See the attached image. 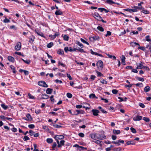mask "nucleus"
<instances>
[{
	"mask_svg": "<svg viewBox=\"0 0 151 151\" xmlns=\"http://www.w3.org/2000/svg\"><path fill=\"white\" fill-rule=\"evenodd\" d=\"M58 65H61L63 67H65V65L63 63L61 62L60 61L59 62H58Z\"/></svg>",
	"mask_w": 151,
	"mask_h": 151,
	"instance_id": "obj_62",
	"label": "nucleus"
},
{
	"mask_svg": "<svg viewBox=\"0 0 151 151\" xmlns=\"http://www.w3.org/2000/svg\"><path fill=\"white\" fill-rule=\"evenodd\" d=\"M55 14L56 15H62L63 14V12L60 10L56 11L55 12Z\"/></svg>",
	"mask_w": 151,
	"mask_h": 151,
	"instance_id": "obj_12",
	"label": "nucleus"
},
{
	"mask_svg": "<svg viewBox=\"0 0 151 151\" xmlns=\"http://www.w3.org/2000/svg\"><path fill=\"white\" fill-rule=\"evenodd\" d=\"M136 78L137 80H139V81H141L143 82L144 81V78H140V77H136Z\"/></svg>",
	"mask_w": 151,
	"mask_h": 151,
	"instance_id": "obj_35",
	"label": "nucleus"
},
{
	"mask_svg": "<svg viewBox=\"0 0 151 151\" xmlns=\"http://www.w3.org/2000/svg\"><path fill=\"white\" fill-rule=\"evenodd\" d=\"M150 90V88L149 86H146L144 88V91L145 92H148Z\"/></svg>",
	"mask_w": 151,
	"mask_h": 151,
	"instance_id": "obj_16",
	"label": "nucleus"
},
{
	"mask_svg": "<svg viewBox=\"0 0 151 151\" xmlns=\"http://www.w3.org/2000/svg\"><path fill=\"white\" fill-rule=\"evenodd\" d=\"M3 22L4 23H7L9 22H10V21L9 20L6 18L4 20Z\"/></svg>",
	"mask_w": 151,
	"mask_h": 151,
	"instance_id": "obj_52",
	"label": "nucleus"
},
{
	"mask_svg": "<svg viewBox=\"0 0 151 151\" xmlns=\"http://www.w3.org/2000/svg\"><path fill=\"white\" fill-rule=\"evenodd\" d=\"M53 126L56 128H59L62 127V126L58 124H54Z\"/></svg>",
	"mask_w": 151,
	"mask_h": 151,
	"instance_id": "obj_59",
	"label": "nucleus"
},
{
	"mask_svg": "<svg viewBox=\"0 0 151 151\" xmlns=\"http://www.w3.org/2000/svg\"><path fill=\"white\" fill-rule=\"evenodd\" d=\"M143 119V120L147 122H148L150 121L149 119L147 117H144Z\"/></svg>",
	"mask_w": 151,
	"mask_h": 151,
	"instance_id": "obj_44",
	"label": "nucleus"
},
{
	"mask_svg": "<svg viewBox=\"0 0 151 151\" xmlns=\"http://www.w3.org/2000/svg\"><path fill=\"white\" fill-rule=\"evenodd\" d=\"M57 146V144L55 142H54L53 143V145L52 146V150H54Z\"/></svg>",
	"mask_w": 151,
	"mask_h": 151,
	"instance_id": "obj_51",
	"label": "nucleus"
},
{
	"mask_svg": "<svg viewBox=\"0 0 151 151\" xmlns=\"http://www.w3.org/2000/svg\"><path fill=\"white\" fill-rule=\"evenodd\" d=\"M8 59L10 61L12 62H14V58L11 56H9L8 57Z\"/></svg>",
	"mask_w": 151,
	"mask_h": 151,
	"instance_id": "obj_13",
	"label": "nucleus"
},
{
	"mask_svg": "<svg viewBox=\"0 0 151 151\" xmlns=\"http://www.w3.org/2000/svg\"><path fill=\"white\" fill-rule=\"evenodd\" d=\"M89 98L91 99H93L95 98L96 99H98V97H96L94 94L91 93L89 95Z\"/></svg>",
	"mask_w": 151,
	"mask_h": 151,
	"instance_id": "obj_19",
	"label": "nucleus"
},
{
	"mask_svg": "<svg viewBox=\"0 0 151 151\" xmlns=\"http://www.w3.org/2000/svg\"><path fill=\"white\" fill-rule=\"evenodd\" d=\"M10 68L13 70V72L14 73H15L16 71L15 70V68L12 65H11L10 66Z\"/></svg>",
	"mask_w": 151,
	"mask_h": 151,
	"instance_id": "obj_24",
	"label": "nucleus"
},
{
	"mask_svg": "<svg viewBox=\"0 0 151 151\" xmlns=\"http://www.w3.org/2000/svg\"><path fill=\"white\" fill-rule=\"evenodd\" d=\"M29 139V138L27 136H25L23 138V140L24 141H26Z\"/></svg>",
	"mask_w": 151,
	"mask_h": 151,
	"instance_id": "obj_48",
	"label": "nucleus"
},
{
	"mask_svg": "<svg viewBox=\"0 0 151 151\" xmlns=\"http://www.w3.org/2000/svg\"><path fill=\"white\" fill-rule=\"evenodd\" d=\"M42 96L41 99H47L49 97V96L46 94H42Z\"/></svg>",
	"mask_w": 151,
	"mask_h": 151,
	"instance_id": "obj_20",
	"label": "nucleus"
},
{
	"mask_svg": "<svg viewBox=\"0 0 151 151\" xmlns=\"http://www.w3.org/2000/svg\"><path fill=\"white\" fill-rule=\"evenodd\" d=\"M53 89L52 88H47L46 91L47 93L50 94L52 93Z\"/></svg>",
	"mask_w": 151,
	"mask_h": 151,
	"instance_id": "obj_14",
	"label": "nucleus"
},
{
	"mask_svg": "<svg viewBox=\"0 0 151 151\" xmlns=\"http://www.w3.org/2000/svg\"><path fill=\"white\" fill-rule=\"evenodd\" d=\"M69 50V48L68 47H65L64 48V51L65 52H67Z\"/></svg>",
	"mask_w": 151,
	"mask_h": 151,
	"instance_id": "obj_64",
	"label": "nucleus"
},
{
	"mask_svg": "<svg viewBox=\"0 0 151 151\" xmlns=\"http://www.w3.org/2000/svg\"><path fill=\"white\" fill-rule=\"evenodd\" d=\"M139 105L142 108H144L145 106V105H144V104L140 103H139Z\"/></svg>",
	"mask_w": 151,
	"mask_h": 151,
	"instance_id": "obj_61",
	"label": "nucleus"
},
{
	"mask_svg": "<svg viewBox=\"0 0 151 151\" xmlns=\"http://www.w3.org/2000/svg\"><path fill=\"white\" fill-rule=\"evenodd\" d=\"M66 95L67 97L69 98H71L72 97V95L69 93H67Z\"/></svg>",
	"mask_w": 151,
	"mask_h": 151,
	"instance_id": "obj_42",
	"label": "nucleus"
},
{
	"mask_svg": "<svg viewBox=\"0 0 151 151\" xmlns=\"http://www.w3.org/2000/svg\"><path fill=\"white\" fill-rule=\"evenodd\" d=\"M112 93L114 94H116L117 93L118 91L116 89H113L112 91Z\"/></svg>",
	"mask_w": 151,
	"mask_h": 151,
	"instance_id": "obj_55",
	"label": "nucleus"
},
{
	"mask_svg": "<svg viewBox=\"0 0 151 151\" xmlns=\"http://www.w3.org/2000/svg\"><path fill=\"white\" fill-rule=\"evenodd\" d=\"M142 12L145 14H149L150 13L149 11L144 9L142 11Z\"/></svg>",
	"mask_w": 151,
	"mask_h": 151,
	"instance_id": "obj_36",
	"label": "nucleus"
},
{
	"mask_svg": "<svg viewBox=\"0 0 151 151\" xmlns=\"http://www.w3.org/2000/svg\"><path fill=\"white\" fill-rule=\"evenodd\" d=\"M53 45V43L52 42H51L48 44L47 45V47L48 48H50Z\"/></svg>",
	"mask_w": 151,
	"mask_h": 151,
	"instance_id": "obj_29",
	"label": "nucleus"
},
{
	"mask_svg": "<svg viewBox=\"0 0 151 151\" xmlns=\"http://www.w3.org/2000/svg\"><path fill=\"white\" fill-rule=\"evenodd\" d=\"M21 47V43L20 42H18L15 47V49L16 50H19L20 49Z\"/></svg>",
	"mask_w": 151,
	"mask_h": 151,
	"instance_id": "obj_3",
	"label": "nucleus"
},
{
	"mask_svg": "<svg viewBox=\"0 0 151 151\" xmlns=\"http://www.w3.org/2000/svg\"><path fill=\"white\" fill-rule=\"evenodd\" d=\"M142 116L138 115L136 117H134L133 118V120L134 121H140L142 119Z\"/></svg>",
	"mask_w": 151,
	"mask_h": 151,
	"instance_id": "obj_6",
	"label": "nucleus"
},
{
	"mask_svg": "<svg viewBox=\"0 0 151 151\" xmlns=\"http://www.w3.org/2000/svg\"><path fill=\"white\" fill-rule=\"evenodd\" d=\"M90 136L92 139H97L98 136H96V134L95 133L91 134L90 135Z\"/></svg>",
	"mask_w": 151,
	"mask_h": 151,
	"instance_id": "obj_10",
	"label": "nucleus"
},
{
	"mask_svg": "<svg viewBox=\"0 0 151 151\" xmlns=\"http://www.w3.org/2000/svg\"><path fill=\"white\" fill-rule=\"evenodd\" d=\"M1 106L4 110H6L8 108V106L5 105L4 104H1Z\"/></svg>",
	"mask_w": 151,
	"mask_h": 151,
	"instance_id": "obj_34",
	"label": "nucleus"
},
{
	"mask_svg": "<svg viewBox=\"0 0 151 151\" xmlns=\"http://www.w3.org/2000/svg\"><path fill=\"white\" fill-rule=\"evenodd\" d=\"M78 135L81 137H84V134L82 133H79L78 134Z\"/></svg>",
	"mask_w": 151,
	"mask_h": 151,
	"instance_id": "obj_63",
	"label": "nucleus"
},
{
	"mask_svg": "<svg viewBox=\"0 0 151 151\" xmlns=\"http://www.w3.org/2000/svg\"><path fill=\"white\" fill-rule=\"evenodd\" d=\"M35 127V125L33 124H29L28 125V127L30 129H33Z\"/></svg>",
	"mask_w": 151,
	"mask_h": 151,
	"instance_id": "obj_53",
	"label": "nucleus"
},
{
	"mask_svg": "<svg viewBox=\"0 0 151 151\" xmlns=\"http://www.w3.org/2000/svg\"><path fill=\"white\" fill-rule=\"evenodd\" d=\"M65 142V141L64 140H62L60 141V147L61 146L64 145Z\"/></svg>",
	"mask_w": 151,
	"mask_h": 151,
	"instance_id": "obj_54",
	"label": "nucleus"
},
{
	"mask_svg": "<svg viewBox=\"0 0 151 151\" xmlns=\"http://www.w3.org/2000/svg\"><path fill=\"white\" fill-rule=\"evenodd\" d=\"M96 73L97 74V76H103V74H102L101 72H99L98 71H96Z\"/></svg>",
	"mask_w": 151,
	"mask_h": 151,
	"instance_id": "obj_47",
	"label": "nucleus"
},
{
	"mask_svg": "<svg viewBox=\"0 0 151 151\" xmlns=\"http://www.w3.org/2000/svg\"><path fill=\"white\" fill-rule=\"evenodd\" d=\"M130 44L131 46L132 47H134L135 45H136L138 46L139 45V44L138 43L135 42H131Z\"/></svg>",
	"mask_w": 151,
	"mask_h": 151,
	"instance_id": "obj_22",
	"label": "nucleus"
},
{
	"mask_svg": "<svg viewBox=\"0 0 151 151\" xmlns=\"http://www.w3.org/2000/svg\"><path fill=\"white\" fill-rule=\"evenodd\" d=\"M98 109L100 110V111L103 113L106 114L107 113V111H106L104 110L103 109H102L101 107L99 106L98 107Z\"/></svg>",
	"mask_w": 151,
	"mask_h": 151,
	"instance_id": "obj_28",
	"label": "nucleus"
},
{
	"mask_svg": "<svg viewBox=\"0 0 151 151\" xmlns=\"http://www.w3.org/2000/svg\"><path fill=\"white\" fill-rule=\"evenodd\" d=\"M19 71L20 72L22 73V72H24V74L25 75H28L29 74V72L28 71L25 70H24L22 69H20L19 70Z\"/></svg>",
	"mask_w": 151,
	"mask_h": 151,
	"instance_id": "obj_9",
	"label": "nucleus"
},
{
	"mask_svg": "<svg viewBox=\"0 0 151 151\" xmlns=\"http://www.w3.org/2000/svg\"><path fill=\"white\" fill-rule=\"evenodd\" d=\"M69 37L66 35H65L63 37V39L65 41H68L69 39Z\"/></svg>",
	"mask_w": 151,
	"mask_h": 151,
	"instance_id": "obj_37",
	"label": "nucleus"
},
{
	"mask_svg": "<svg viewBox=\"0 0 151 151\" xmlns=\"http://www.w3.org/2000/svg\"><path fill=\"white\" fill-rule=\"evenodd\" d=\"M111 32L109 31H107L106 34L105 35V36L107 37L108 36H110L111 35Z\"/></svg>",
	"mask_w": 151,
	"mask_h": 151,
	"instance_id": "obj_50",
	"label": "nucleus"
},
{
	"mask_svg": "<svg viewBox=\"0 0 151 151\" xmlns=\"http://www.w3.org/2000/svg\"><path fill=\"white\" fill-rule=\"evenodd\" d=\"M113 132L114 134H118L120 133V131L119 130H116L114 129L113 131Z\"/></svg>",
	"mask_w": 151,
	"mask_h": 151,
	"instance_id": "obj_26",
	"label": "nucleus"
},
{
	"mask_svg": "<svg viewBox=\"0 0 151 151\" xmlns=\"http://www.w3.org/2000/svg\"><path fill=\"white\" fill-rule=\"evenodd\" d=\"M29 133H30V135L31 136H32L34 135L35 133L32 130H30L29 132Z\"/></svg>",
	"mask_w": 151,
	"mask_h": 151,
	"instance_id": "obj_56",
	"label": "nucleus"
},
{
	"mask_svg": "<svg viewBox=\"0 0 151 151\" xmlns=\"http://www.w3.org/2000/svg\"><path fill=\"white\" fill-rule=\"evenodd\" d=\"M150 36L149 35H147L146 36L145 38L146 40L148 42L150 41L151 40V39L150 38Z\"/></svg>",
	"mask_w": 151,
	"mask_h": 151,
	"instance_id": "obj_45",
	"label": "nucleus"
},
{
	"mask_svg": "<svg viewBox=\"0 0 151 151\" xmlns=\"http://www.w3.org/2000/svg\"><path fill=\"white\" fill-rule=\"evenodd\" d=\"M57 53L59 55H63L64 53L63 50L61 49H59Z\"/></svg>",
	"mask_w": 151,
	"mask_h": 151,
	"instance_id": "obj_21",
	"label": "nucleus"
},
{
	"mask_svg": "<svg viewBox=\"0 0 151 151\" xmlns=\"http://www.w3.org/2000/svg\"><path fill=\"white\" fill-rule=\"evenodd\" d=\"M93 16L96 19L97 18H98L99 17H100V18L101 17V16L97 12H95L94 14H93Z\"/></svg>",
	"mask_w": 151,
	"mask_h": 151,
	"instance_id": "obj_23",
	"label": "nucleus"
},
{
	"mask_svg": "<svg viewBox=\"0 0 151 151\" xmlns=\"http://www.w3.org/2000/svg\"><path fill=\"white\" fill-rule=\"evenodd\" d=\"M97 29H98L101 32H103L104 31V29L102 27L100 26H98L97 27Z\"/></svg>",
	"mask_w": 151,
	"mask_h": 151,
	"instance_id": "obj_30",
	"label": "nucleus"
},
{
	"mask_svg": "<svg viewBox=\"0 0 151 151\" xmlns=\"http://www.w3.org/2000/svg\"><path fill=\"white\" fill-rule=\"evenodd\" d=\"M135 144V143L133 141H128L127 142V145H134Z\"/></svg>",
	"mask_w": 151,
	"mask_h": 151,
	"instance_id": "obj_25",
	"label": "nucleus"
},
{
	"mask_svg": "<svg viewBox=\"0 0 151 151\" xmlns=\"http://www.w3.org/2000/svg\"><path fill=\"white\" fill-rule=\"evenodd\" d=\"M91 111L93 113V115L95 116H98L99 115L98 114L100 112L99 110L95 109H92Z\"/></svg>",
	"mask_w": 151,
	"mask_h": 151,
	"instance_id": "obj_4",
	"label": "nucleus"
},
{
	"mask_svg": "<svg viewBox=\"0 0 151 151\" xmlns=\"http://www.w3.org/2000/svg\"><path fill=\"white\" fill-rule=\"evenodd\" d=\"M47 142L48 143H51L53 142V140L52 138H47L46 140Z\"/></svg>",
	"mask_w": 151,
	"mask_h": 151,
	"instance_id": "obj_33",
	"label": "nucleus"
},
{
	"mask_svg": "<svg viewBox=\"0 0 151 151\" xmlns=\"http://www.w3.org/2000/svg\"><path fill=\"white\" fill-rule=\"evenodd\" d=\"M73 147H80L81 148H82V150H84V149H85V150H86L87 149V148L86 147H82V146H79L78 145H77V144H76V145H74L73 146Z\"/></svg>",
	"mask_w": 151,
	"mask_h": 151,
	"instance_id": "obj_27",
	"label": "nucleus"
},
{
	"mask_svg": "<svg viewBox=\"0 0 151 151\" xmlns=\"http://www.w3.org/2000/svg\"><path fill=\"white\" fill-rule=\"evenodd\" d=\"M122 58H121V61H122V64L123 65H125V56L124 55H122Z\"/></svg>",
	"mask_w": 151,
	"mask_h": 151,
	"instance_id": "obj_11",
	"label": "nucleus"
},
{
	"mask_svg": "<svg viewBox=\"0 0 151 151\" xmlns=\"http://www.w3.org/2000/svg\"><path fill=\"white\" fill-rule=\"evenodd\" d=\"M64 138V136L62 135H56L54 137V138L56 140H57L58 139H63Z\"/></svg>",
	"mask_w": 151,
	"mask_h": 151,
	"instance_id": "obj_8",
	"label": "nucleus"
},
{
	"mask_svg": "<svg viewBox=\"0 0 151 151\" xmlns=\"http://www.w3.org/2000/svg\"><path fill=\"white\" fill-rule=\"evenodd\" d=\"M81 42H83V43H85V44H87V45H89L88 43L85 40H84L82 38L81 39Z\"/></svg>",
	"mask_w": 151,
	"mask_h": 151,
	"instance_id": "obj_41",
	"label": "nucleus"
},
{
	"mask_svg": "<svg viewBox=\"0 0 151 151\" xmlns=\"http://www.w3.org/2000/svg\"><path fill=\"white\" fill-rule=\"evenodd\" d=\"M38 85L40 86H42L44 87H47L48 85L44 81H41L38 82Z\"/></svg>",
	"mask_w": 151,
	"mask_h": 151,
	"instance_id": "obj_1",
	"label": "nucleus"
},
{
	"mask_svg": "<svg viewBox=\"0 0 151 151\" xmlns=\"http://www.w3.org/2000/svg\"><path fill=\"white\" fill-rule=\"evenodd\" d=\"M22 59L23 61L27 64H29L30 63V60H24L23 59Z\"/></svg>",
	"mask_w": 151,
	"mask_h": 151,
	"instance_id": "obj_38",
	"label": "nucleus"
},
{
	"mask_svg": "<svg viewBox=\"0 0 151 151\" xmlns=\"http://www.w3.org/2000/svg\"><path fill=\"white\" fill-rule=\"evenodd\" d=\"M139 69H142L144 68V66L141 63H139L138 65Z\"/></svg>",
	"mask_w": 151,
	"mask_h": 151,
	"instance_id": "obj_58",
	"label": "nucleus"
},
{
	"mask_svg": "<svg viewBox=\"0 0 151 151\" xmlns=\"http://www.w3.org/2000/svg\"><path fill=\"white\" fill-rule=\"evenodd\" d=\"M100 82L103 84H107V82L104 79H102L100 81Z\"/></svg>",
	"mask_w": 151,
	"mask_h": 151,
	"instance_id": "obj_46",
	"label": "nucleus"
},
{
	"mask_svg": "<svg viewBox=\"0 0 151 151\" xmlns=\"http://www.w3.org/2000/svg\"><path fill=\"white\" fill-rule=\"evenodd\" d=\"M91 38H93V39L94 40H99V36H94L93 37H92Z\"/></svg>",
	"mask_w": 151,
	"mask_h": 151,
	"instance_id": "obj_40",
	"label": "nucleus"
},
{
	"mask_svg": "<svg viewBox=\"0 0 151 151\" xmlns=\"http://www.w3.org/2000/svg\"><path fill=\"white\" fill-rule=\"evenodd\" d=\"M43 128L46 131H49V129L48 127L47 126H43Z\"/></svg>",
	"mask_w": 151,
	"mask_h": 151,
	"instance_id": "obj_49",
	"label": "nucleus"
},
{
	"mask_svg": "<svg viewBox=\"0 0 151 151\" xmlns=\"http://www.w3.org/2000/svg\"><path fill=\"white\" fill-rule=\"evenodd\" d=\"M26 117L27 118V120L28 121H31L32 120V118L31 116V115L30 114H28L26 115Z\"/></svg>",
	"mask_w": 151,
	"mask_h": 151,
	"instance_id": "obj_18",
	"label": "nucleus"
},
{
	"mask_svg": "<svg viewBox=\"0 0 151 151\" xmlns=\"http://www.w3.org/2000/svg\"><path fill=\"white\" fill-rule=\"evenodd\" d=\"M106 2L107 4H108L110 5H112L113 4H114L115 3V2L113 1L112 0H106Z\"/></svg>",
	"mask_w": 151,
	"mask_h": 151,
	"instance_id": "obj_15",
	"label": "nucleus"
},
{
	"mask_svg": "<svg viewBox=\"0 0 151 151\" xmlns=\"http://www.w3.org/2000/svg\"><path fill=\"white\" fill-rule=\"evenodd\" d=\"M122 150L121 147L115 148L113 149L114 151H120Z\"/></svg>",
	"mask_w": 151,
	"mask_h": 151,
	"instance_id": "obj_43",
	"label": "nucleus"
},
{
	"mask_svg": "<svg viewBox=\"0 0 151 151\" xmlns=\"http://www.w3.org/2000/svg\"><path fill=\"white\" fill-rule=\"evenodd\" d=\"M76 44H77L78 45H79L81 48H82L83 47V45L78 41H76Z\"/></svg>",
	"mask_w": 151,
	"mask_h": 151,
	"instance_id": "obj_32",
	"label": "nucleus"
},
{
	"mask_svg": "<svg viewBox=\"0 0 151 151\" xmlns=\"http://www.w3.org/2000/svg\"><path fill=\"white\" fill-rule=\"evenodd\" d=\"M103 62L101 60H99L96 64V65L98 67L99 66L101 68H103Z\"/></svg>",
	"mask_w": 151,
	"mask_h": 151,
	"instance_id": "obj_5",
	"label": "nucleus"
},
{
	"mask_svg": "<svg viewBox=\"0 0 151 151\" xmlns=\"http://www.w3.org/2000/svg\"><path fill=\"white\" fill-rule=\"evenodd\" d=\"M85 113L84 111L82 110H76L74 111V113L72 114L73 115H77L79 114H83Z\"/></svg>",
	"mask_w": 151,
	"mask_h": 151,
	"instance_id": "obj_2",
	"label": "nucleus"
},
{
	"mask_svg": "<svg viewBox=\"0 0 151 151\" xmlns=\"http://www.w3.org/2000/svg\"><path fill=\"white\" fill-rule=\"evenodd\" d=\"M130 130L131 132L133 133H136V131L134 128L133 127H131L130 128Z\"/></svg>",
	"mask_w": 151,
	"mask_h": 151,
	"instance_id": "obj_39",
	"label": "nucleus"
},
{
	"mask_svg": "<svg viewBox=\"0 0 151 151\" xmlns=\"http://www.w3.org/2000/svg\"><path fill=\"white\" fill-rule=\"evenodd\" d=\"M93 142H94L97 144L99 145L100 147H102V145L101 144V142H102L101 141H100V140L95 139L94 140H93L92 141Z\"/></svg>",
	"mask_w": 151,
	"mask_h": 151,
	"instance_id": "obj_7",
	"label": "nucleus"
},
{
	"mask_svg": "<svg viewBox=\"0 0 151 151\" xmlns=\"http://www.w3.org/2000/svg\"><path fill=\"white\" fill-rule=\"evenodd\" d=\"M102 134H99L98 137H97V139L102 140Z\"/></svg>",
	"mask_w": 151,
	"mask_h": 151,
	"instance_id": "obj_60",
	"label": "nucleus"
},
{
	"mask_svg": "<svg viewBox=\"0 0 151 151\" xmlns=\"http://www.w3.org/2000/svg\"><path fill=\"white\" fill-rule=\"evenodd\" d=\"M134 84L136 86H139L140 88L142 87L143 86L142 83H137L135 84Z\"/></svg>",
	"mask_w": 151,
	"mask_h": 151,
	"instance_id": "obj_31",
	"label": "nucleus"
},
{
	"mask_svg": "<svg viewBox=\"0 0 151 151\" xmlns=\"http://www.w3.org/2000/svg\"><path fill=\"white\" fill-rule=\"evenodd\" d=\"M113 143H114L116 144H118V146H119L120 145V144L118 142V140L117 141H113L111 142Z\"/></svg>",
	"mask_w": 151,
	"mask_h": 151,
	"instance_id": "obj_57",
	"label": "nucleus"
},
{
	"mask_svg": "<svg viewBox=\"0 0 151 151\" xmlns=\"http://www.w3.org/2000/svg\"><path fill=\"white\" fill-rule=\"evenodd\" d=\"M35 33H37L38 35L42 37H44V35L42 32H40L37 31L36 30H35Z\"/></svg>",
	"mask_w": 151,
	"mask_h": 151,
	"instance_id": "obj_17",
	"label": "nucleus"
}]
</instances>
